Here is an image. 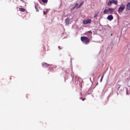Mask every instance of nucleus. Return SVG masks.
Returning a JSON list of instances; mask_svg holds the SVG:
<instances>
[{"label": "nucleus", "mask_w": 130, "mask_h": 130, "mask_svg": "<svg viewBox=\"0 0 130 130\" xmlns=\"http://www.w3.org/2000/svg\"><path fill=\"white\" fill-rule=\"evenodd\" d=\"M91 23H92V20L91 19H86L83 21V23L85 25H87V24H91Z\"/></svg>", "instance_id": "nucleus-3"}, {"label": "nucleus", "mask_w": 130, "mask_h": 130, "mask_svg": "<svg viewBox=\"0 0 130 130\" xmlns=\"http://www.w3.org/2000/svg\"><path fill=\"white\" fill-rule=\"evenodd\" d=\"M78 6H79V4L77 3L75 5V6L73 8V10H74V9H76V8H78Z\"/></svg>", "instance_id": "nucleus-15"}, {"label": "nucleus", "mask_w": 130, "mask_h": 130, "mask_svg": "<svg viewBox=\"0 0 130 130\" xmlns=\"http://www.w3.org/2000/svg\"><path fill=\"white\" fill-rule=\"evenodd\" d=\"M81 99L82 100V101L86 100V99H83V98H81Z\"/></svg>", "instance_id": "nucleus-19"}, {"label": "nucleus", "mask_w": 130, "mask_h": 130, "mask_svg": "<svg viewBox=\"0 0 130 130\" xmlns=\"http://www.w3.org/2000/svg\"><path fill=\"white\" fill-rule=\"evenodd\" d=\"M81 40L83 43H85V44H88L90 42L89 38L87 37H81Z\"/></svg>", "instance_id": "nucleus-1"}, {"label": "nucleus", "mask_w": 130, "mask_h": 130, "mask_svg": "<svg viewBox=\"0 0 130 130\" xmlns=\"http://www.w3.org/2000/svg\"><path fill=\"white\" fill-rule=\"evenodd\" d=\"M84 4V2H82V3H81L80 5H79V6H78V9H79V8L80 7H82V6H83V4Z\"/></svg>", "instance_id": "nucleus-14"}, {"label": "nucleus", "mask_w": 130, "mask_h": 130, "mask_svg": "<svg viewBox=\"0 0 130 130\" xmlns=\"http://www.w3.org/2000/svg\"><path fill=\"white\" fill-rule=\"evenodd\" d=\"M58 48H59V49L60 50L62 49V47L59 46V47H58Z\"/></svg>", "instance_id": "nucleus-18"}, {"label": "nucleus", "mask_w": 130, "mask_h": 130, "mask_svg": "<svg viewBox=\"0 0 130 130\" xmlns=\"http://www.w3.org/2000/svg\"><path fill=\"white\" fill-rule=\"evenodd\" d=\"M125 9V5H121L118 9V13H122L123 12V10Z\"/></svg>", "instance_id": "nucleus-2"}, {"label": "nucleus", "mask_w": 130, "mask_h": 130, "mask_svg": "<svg viewBox=\"0 0 130 130\" xmlns=\"http://www.w3.org/2000/svg\"><path fill=\"white\" fill-rule=\"evenodd\" d=\"M111 36H112V34L111 35Z\"/></svg>", "instance_id": "nucleus-23"}, {"label": "nucleus", "mask_w": 130, "mask_h": 130, "mask_svg": "<svg viewBox=\"0 0 130 130\" xmlns=\"http://www.w3.org/2000/svg\"><path fill=\"white\" fill-rule=\"evenodd\" d=\"M108 11H109V13H113V12H114L115 10L113 8H109L108 9Z\"/></svg>", "instance_id": "nucleus-6"}, {"label": "nucleus", "mask_w": 130, "mask_h": 130, "mask_svg": "<svg viewBox=\"0 0 130 130\" xmlns=\"http://www.w3.org/2000/svg\"><path fill=\"white\" fill-rule=\"evenodd\" d=\"M35 9H36L37 12H39V10H38V8H37V7L36 6H35Z\"/></svg>", "instance_id": "nucleus-17"}, {"label": "nucleus", "mask_w": 130, "mask_h": 130, "mask_svg": "<svg viewBox=\"0 0 130 130\" xmlns=\"http://www.w3.org/2000/svg\"><path fill=\"white\" fill-rule=\"evenodd\" d=\"M108 12H109L108 9H105L104 11V14H107V13H108Z\"/></svg>", "instance_id": "nucleus-12"}, {"label": "nucleus", "mask_w": 130, "mask_h": 130, "mask_svg": "<svg viewBox=\"0 0 130 130\" xmlns=\"http://www.w3.org/2000/svg\"><path fill=\"white\" fill-rule=\"evenodd\" d=\"M126 10H127L128 11H129L130 10V2L127 4Z\"/></svg>", "instance_id": "nucleus-7"}, {"label": "nucleus", "mask_w": 130, "mask_h": 130, "mask_svg": "<svg viewBox=\"0 0 130 130\" xmlns=\"http://www.w3.org/2000/svg\"><path fill=\"white\" fill-rule=\"evenodd\" d=\"M19 10L20 11V12H26V9L22 8H19Z\"/></svg>", "instance_id": "nucleus-8"}, {"label": "nucleus", "mask_w": 130, "mask_h": 130, "mask_svg": "<svg viewBox=\"0 0 130 130\" xmlns=\"http://www.w3.org/2000/svg\"><path fill=\"white\" fill-rule=\"evenodd\" d=\"M107 19H108V20L111 21L112 20H113V16L111 15H109L107 17Z\"/></svg>", "instance_id": "nucleus-5"}, {"label": "nucleus", "mask_w": 130, "mask_h": 130, "mask_svg": "<svg viewBox=\"0 0 130 130\" xmlns=\"http://www.w3.org/2000/svg\"><path fill=\"white\" fill-rule=\"evenodd\" d=\"M70 19L67 18L66 19V25H69V24H70Z\"/></svg>", "instance_id": "nucleus-9"}, {"label": "nucleus", "mask_w": 130, "mask_h": 130, "mask_svg": "<svg viewBox=\"0 0 130 130\" xmlns=\"http://www.w3.org/2000/svg\"><path fill=\"white\" fill-rule=\"evenodd\" d=\"M111 5H112V1H109V2H108V4H107V6H108V7H110V6H111Z\"/></svg>", "instance_id": "nucleus-10"}, {"label": "nucleus", "mask_w": 130, "mask_h": 130, "mask_svg": "<svg viewBox=\"0 0 130 130\" xmlns=\"http://www.w3.org/2000/svg\"><path fill=\"white\" fill-rule=\"evenodd\" d=\"M104 77V74H103V75L102 76V78L101 79V82H102V80H103Z\"/></svg>", "instance_id": "nucleus-16"}, {"label": "nucleus", "mask_w": 130, "mask_h": 130, "mask_svg": "<svg viewBox=\"0 0 130 130\" xmlns=\"http://www.w3.org/2000/svg\"><path fill=\"white\" fill-rule=\"evenodd\" d=\"M98 16V14H95L94 16H93V18H96Z\"/></svg>", "instance_id": "nucleus-20"}, {"label": "nucleus", "mask_w": 130, "mask_h": 130, "mask_svg": "<svg viewBox=\"0 0 130 130\" xmlns=\"http://www.w3.org/2000/svg\"><path fill=\"white\" fill-rule=\"evenodd\" d=\"M43 13H44V15H46V11H44Z\"/></svg>", "instance_id": "nucleus-21"}, {"label": "nucleus", "mask_w": 130, "mask_h": 130, "mask_svg": "<svg viewBox=\"0 0 130 130\" xmlns=\"http://www.w3.org/2000/svg\"><path fill=\"white\" fill-rule=\"evenodd\" d=\"M112 4H114V5H117V1L112 0Z\"/></svg>", "instance_id": "nucleus-11"}, {"label": "nucleus", "mask_w": 130, "mask_h": 130, "mask_svg": "<svg viewBox=\"0 0 130 130\" xmlns=\"http://www.w3.org/2000/svg\"><path fill=\"white\" fill-rule=\"evenodd\" d=\"M88 32V33H91L92 34V31H91V30H89Z\"/></svg>", "instance_id": "nucleus-22"}, {"label": "nucleus", "mask_w": 130, "mask_h": 130, "mask_svg": "<svg viewBox=\"0 0 130 130\" xmlns=\"http://www.w3.org/2000/svg\"><path fill=\"white\" fill-rule=\"evenodd\" d=\"M42 66H43V67H49V66H50V67H51L52 65H50L49 64L47 63L46 62H43V63H42Z\"/></svg>", "instance_id": "nucleus-4"}, {"label": "nucleus", "mask_w": 130, "mask_h": 130, "mask_svg": "<svg viewBox=\"0 0 130 130\" xmlns=\"http://www.w3.org/2000/svg\"><path fill=\"white\" fill-rule=\"evenodd\" d=\"M42 3L44 4H47V2H48V0H41Z\"/></svg>", "instance_id": "nucleus-13"}]
</instances>
